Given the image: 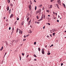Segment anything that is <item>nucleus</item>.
I'll list each match as a JSON object with an SVG mask.
<instances>
[{
	"label": "nucleus",
	"instance_id": "f257e3e1",
	"mask_svg": "<svg viewBox=\"0 0 66 66\" xmlns=\"http://www.w3.org/2000/svg\"><path fill=\"white\" fill-rule=\"evenodd\" d=\"M42 11V9H39L38 11H36V13L37 14L38 13H40V12Z\"/></svg>",
	"mask_w": 66,
	"mask_h": 66
},
{
	"label": "nucleus",
	"instance_id": "f03ea898",
	"mask_svg": "<svg viewBox=\"0 0 66 66\" xmlns=\"http://www.w3.org/2000/svg\"><path fill=\"white\" fill-rule=\"evenodd\" d=\"M42 53L43 54H45V51H44V49H42Z\"/></svg>",
	"mask_w": 66,
	"mask_h": 66
},
{
	"label": "nucleus",
	"instance_id": "7ed1b4c3",
	"mask_svg": "<svg viewBox=\"0 0 66 66\" xmlns=\"http://www.w3.org/2000/svg\"><path fill=\"white\" fill-rule=\"evenodd\" d=\"M14 28L13 27V28H12V32H11V34H13V33H14Z\"/></svg>",
	"mask_w": 66,
	"mask_h": 66
},
{
	"label": "nucleus",
	"instance_id": "20e7f679",
	"mask_svg": "<svg viewBox=\"0 0 66 66\" xmlns=\"http://www.w3.org/2000/svg\"><path fill=\"white\" fill-rule=\"evenodd\" d=\"M43 19V14L42 15L41 18L39 19L40 21H41V20H42Z\"/></svg>",
	"mask_w": 66,
	"mask_h": 66
},
{
	"label": "nucleus",
	"instance_id": "39448f33",
	"mask_svg": "<svg viewBox=\"0 0 66 66\" xmlns=\"http://www.w3.org/2000/svg\"><path fill=\"white\" fill-rule=\"evenodd\" d=\"M13 16H14V15L13 14H12L10 16V18H11L12 17H13Z\"/></svg>",
	"mask_w": 66,
	"mask_h": 66
},
{
	"label": "nucleus",
	"instance_id": "423d86ee",
	"mask_svg": "<svg viewBox=\"0 0 66 66\" xmlns=\"http://www.w3.org/2000/svg\"><path fill=\"white\" fill-rule=\"evenodd\" d=\"M3 49V46L0 49V51H2Z\"/></svg>",
	"mask_w": 66,
	"mask_h": 66
},
{
	"label": "nucleus",
	"instance_id": "0eeeda50",
	"mask_svg": "<svg viewBox=\"0 0 66 66\" xmlns=\"http://www.w3.org/2000/svg\"><path fill=\"white\" fill-rule=\"evenodd\" d=\"M7 11H9V6H7Z\"/></svg>",
	"mask_w": 66,
	"mask_h": 66
},
{
	"label": "nucleus",
	"instance_id": "6e6552de",
	"mask_svg": "<svg viewBox=\"0 0 66 66\" xmlns=\"http://www.w3.org/2000/svg\"><path fill=\"white\" fill-rule=\"evenodd\" d=\"M29 9H31V5H29Z\"/></svg>",
	"mask_w": 66,
	"mask_h": 66
},
{
	"label": "nucleus",
	"instance_id": "1a4fd4ad",
	"mask_svg": "<svg viewBox=\"0 0 66 66\" xmlns=\"http://www.w3.org/2000/svg\"><path fill=\"white\" fill-rule=\"evenodd\" d=\"M56 5L57 8L58 9H60V8H59V5H58V4H56Z\"/></svg>",
	"mask_w": 66,
	"mask_h": 66
},
{
	"label": "nucleus",
	"instance_id": "9d476101",
	"mask_svg": "<svg viewBox=\"0 0 66 66\" xmlns=\"http://www.w3.org/2000/svg\"><path fill=\"white\" fill-rule=\"evenodd\" d=\"M30 4L31 5L32 4V2L31 1H30Z\"/></svg>",
	"mask_w": 66,
	"mask_h": 66
},
{
	"label": "nucleus",
	"instance_id": "9b49d317",
	"mask_svg": "<svg viewBox=\"0 0 66 66\" xmlns=\"http://www.w3.org/2000/svg\"><path fill=\"white\" fill-rule=\"evenodd\" d=\"M61 1H60L59 2H58V3L59 4H60V5H61Z\"/></svg>",
	"mask_w": 66,
	"mask_h": 66
},
{
	"label": "nucleus",
	"instance_id": "f8f14e48",
	"mask_svg": "<svg viewBox=\"0 0 66 66\" xmlns=\"http://www.w3.org/2000/svg\"><path fill=\"white\" fill-rule=\"evenodd\" d=\"M63 4L64 8H66V6H65V4L63 3Z\"/></svg>",
	"mask_w": 66,
	"mask_h": 66
},
{
	"label": "nucleus",
	"instance_id": "ddd939ff",
	"mask_svg": "<svg viewBox=\"0 0 66 66\" xmlns=\"http://www.w3.org/2000/svg\"><path fill=\"white\" fill-rule=\"evenodd\" d=\"M55 33L54 32L53 33V36H55Z\"/></svg>",
	"mask_w": 66,
	"mask_h": 66
},
{
	"label": "nucleus",
	"instance_id": "4468645a",
	"mask_svg": "<svg viewBox=\"0 0 66 66\" xmlns=\"http://www.w3.org/2000/svg\"><path fill=\"white\" fill-rule=\"evenodd\" d=\"M7 1L8 2V3H10V0H7Z\"/></svg>",
	"mask_w": 66,
	"mask_h": 66
},
{
	"label": "nucleus",
	"instance_id": "2eb2a0df",
	"mask_svg": "<svg viewBox=\"0 0 66 66\" xmlns=\"http://www.w3.org/2000/svg\"><path fill=\"white\" fill-rule=\"evenodd\" d=\"M38 50L39 51H40V48L39 47L38 48Z\"/></svg>",
	"mask_w": 66,
	"mask_h": 66
},
{
	"label": "nucleus",
	"instance_id": "dca6fc26",
	"mask_svg": "<svg viewBox=\"0 0 66 66\" xmlns=\"http://www.w3.org/2000/svg\"><path fill=\"white\" fill-rule=\"evenodd\" d=\"M10 5L11 6H13V5L12 3L10 4Z\"/></svg>",
	"mask_w": 66,
	"mask_h": 66
},
{
	"label": "nucleus",
	"instance_id": "f3484780",
	"mask_svg": "<svg viewBox=\"0 0 66 66\" xmlns=\"http://www.w3.org/2000/svg\"><path fill=\"white\" fill-rule=\"evenodd\" d=\"M42 4H41L40 5H39V7H41L42 6Z\"/></svg>",
	"mask_w": 66,
	"mask_h": 66
},
{
	"label": "nucleus",
	"instance_id": "a211bd4d",
	"mask_svg": "<svg viewBox=\"0 0 66 66\" xmlns=\"http://www.w3.org/2000/svg\"><path fill=\"white\" fill-rule=\"evenodd\" d=\"M6 46H8V43H7V42H6Z\"/></svg>",
	"mask_w": 66,
	"mask_h": 66
},
{
	"label": "nucleus",
	"instance_id": "6ab92c4d",
	"mask_svg": "<svg viewBox=\"0 0 66 66\" xmlns=\"http://www.w3.org/2000/svg\"><path fill=\"white\" fill-rule=\"evenodd\" d=\"M34 57H37V56H36V55L34 54Z\"/></svg>",
	"mask_w": 66,
	"mask_h": 66
},
{
	"label": "nucleus",
	"instance_id": "aec40b11",
	"mask_svg": "<svg viewBox=\"0 0 66 66\" xmlns=\"http://www.w3.org/2000/svg\"><path fill=\"white\" fill-rule=\"evenodd\" d=\"M18 30H19L18 29V28L17 29V30H16V32L17 33V32H18Z\"/></svg>",
	"mask_w": 66,
	"mask_h": 66
},
{
	"label": "nucleus",
	"instance_id": "412c9836",
	"mask_svg": "<svg viewBox=\"0 0 66 66\" xmlns=\"http://www.w3.org/2000/svg\"><path fill=\"white\" fill-rule=\"evenodd\" d=\"M36 17L37 18V19H39V17L38 16V15H37V16H36Z\"/></svg>",
	"mask_w": 66,
	"mask_h": 66
},
{
	"label": "nucleus",
	"instance_id": "4be33fe9",
	"mask_svg": "<svg viewBox=\"0 0 66 66\" xmlns=\"http://www.w3.org/2000/svg\"><path fill=\"white\" fill-rule=\"evenodd\" d=\"M19 57H20V61H21V56H19Z\"/></svg>",
	"mask_w": 66,
	"mask_h": 66
},
{
	"label": "nucleus",
	"instance_id": "5701e85b",
	"mask_svg": "<svg viewBox=\"0 0 66 66\" xmlns=\"http://www.w3.org/2000/svg\"><path fill=\"white\" fill-rule=\"evenodd\" d=\"M43 18H44V19H45V15L44 14V15Z\"/></svg>",
	"mask_w": 66,
	"mask_h": 66
},
{
	"label": "nucleus",
	"instance_id": "b1692460",
	"mask_svg": "<svg viewBox=\"0 0 66 66\" xmlns=\"http://www.w3.org/2000/svg\"><path fill=\"white\" fill-rule=\"evenodd\" d=\"M31 20H29V22H29V24H30V22H31Z\"/></svg>",
	"mask_w": 66,
	"mask_h": 66
},
{
	"label": "nucleus",
	"instance_id": "393cba45",
	"mask_svg": "<svg viewBox=\"0 0 66 66\" xmlns=\"http://www.w3.org/2000/svg\"><path fill=\"white\" fill-rule=\"evenodd\" d=\"M47 55H50V53H47Z\"/></svg>",
	"mask_w": 66,
	"mask_h": 66
},
{
	"label": "nucleus",
	"instance_id": "a878e982",
	"mask_svg": "<svg viewBox=\"0 0 66 66\" xmlns=\"http://www.w3.org/2000/svg\"><path fill=\"white\" fill-rule=\"evenodd\" d=\"M37 9V7H36V6H35V10H36V9Z\"/></svg>",
	"mask_w": 66,
	"mask_h": 66
},
{
	"label": "nucleus",
	"instance_id": "bb28decb",
	"mask_svg": "<svg viewBox=\"0 0 66 66\" xmlns=\"http://www.w3.org/2000/svg\"><path fill=\"white\" fill-rule=\"evenodd\" d=\"M50 7L51 9V8H52V5H51L50 6Z\"/></svg>",
	"mask_w": 66,
	"mask_h": 66
},
{
	"label": "nucleus",
	"instance_id": "cd10ccee",
	"mask_svg": "<svg viewBox=\"0 0 66 66\" xmlns=\"http://www.w3.org/2000/svg\"><path fill=\"white\" fill-rule=\"evenodd\" d=\"M29 33H32V31H31V30H30L29 31Z\"/></svg>",
	"mask_w": 66,
	"mask_h": 66
},
{
	"label": "nucleus",
	"instance_id": "c85d7f7f",
	"mask_svg": "<svg viewBox=\"0 0 66 66\" xmlns=\"http://www.w3.org/2000/svg\"><path fill=\"white\" fill-rule=\"evenodd\" d=\"M36 42H35L34 43V45H36Z\"/></svg>",
	"mask_w": 66,
	"mask_h": 66
},
{
	"label": "nucleus",
	"instance_id": "c756f323",
	"mask_svg": "<svg viewBox=\"0 0 66 66\" xmlns=\"http://www.w3.org/2000/svg\"><path fill=\"white\" fill-rule=\"evenodd\" d=\"M46 12H48V13H49V11L48 10H47Z\"/></svg>",
	"mask_w": 66,
	"mask_h": 66
},
{
	"label": "nucleus",
	"instance_id": "7c9ffc66",
	"mask_svg": "<svg viewBox=\"0 0 66 66\" xmlns=\"http://www.w3.org/2000/svg\"><path fill=\"white\" fill-rule=\"evenodd\" d=\"M47 24H48L49 26H50V23H47Z\"/></svg>",
	"mask_w": 66,
	"mask_h": 66
},
{
	"label": "nucleus",
	"instance_id": "2f4dec72",
	"mask_svg": "<svg viewBox=\"0 0 66 66\" xmlns=\"http://www.w3.org/2000/svg\"><path fill=\"white\" fill-rule=\"evenodd\" d=\"M11 27H9V30H11Z\"/></svg>",
	"mask_w": 66,
	"mask_h": 66
},
{
	"label": "nucleus",
	"instance_id": "473e14b6",
	"mask_svg": "<svg viewBox=\"0 0 66 66\" xmlns=\"http://www.w3.org/2000/svg\"><path fill=\"white\" fill-rule=\"evenodd\" d=\"M63 63H61V66H63Z\"/></svg>",
	"mask_w": 66,
	"mask_h": 66
},
{
	"label": "nucleus",
	"instance_id": "72a5a7b5",
	"mask_svg": "<svg viewBox=\"0 0 66 66\" xmlns=\"http://www.w3.org/2000/svg\"><path fill=\"white\" fill-rule=\"evenodd\" d=\"M24 23H23V22H22V25H23Z\"/></svg>",
	"mask_w": 66,
	"mask_h": 66
},
{
	"label": "nucleus",
	"instance_id": "f704fd0d",
	"mask_svg": "<svg viewBox=\"0 0 66 66\" xmlns=\"http://www.w3.org/2000/svg\"><path fill=\"white\" fill-rule=\"evenodd\" d=\"M39 23H40L39 22H37V24L38 23V24H39Z\"/></svg>",
	"mask_w": 66,
	"mask_h": 66
},
{
	"label": "nucleus",
	"instance_id": "c9c22d12",
	"mask_svg": "<svg viewBox=\"0 0 66 66\" xmlns=\"http://www.w3.org/2000/svg\"><path fill=\"white\" fill-rule=\"evenodd\" d=\"M44 7H43V9H42V10H43H43H44Z\"/></svg>",
	"mask_w": 66,
	"mask_h": 66
},
{
	"label": "nucleus",
	"instance_id": "e433bc0d",
	"mask_svg": "<svg viewBox=\"0 0 66 66\" xmlns=\"http://www.w3.org/2000/svg\"><path fill=\"white\" fill-rule=\"evenodd\" d=\"M60 0H58L57 1V2H60Z\"/></svg>",
	"mask_w": 66,
	"mask_h": 66
},
{
	"label": "nucleus",
	"instance_id": "4c0bfd02",
	"mask_svg": "<svg viewBox=\"0 0 66 66\" xmlns=\"http://www.w3.org/2000/svg\"><path fill=\"white\" fill-rule=\"evenodd\" d=\"M6 54V53H5V54L4 55V56H5Z\"/></svg>",
	"mask_w": 66,
	"mask_h": 66
},
{
	"label": "nucleus",
	"instance_id": "58836bf2",
	"mask_svg": "<svg viewBox=\"0 0 66 66\" xmlns=\"http://www.w3.org/2000/svg\"><path fill=\"white\" fill-rule=\"evenodd\" d=\"M22 55H24V54L22 53Z\"/></svg>",
	"mask_w": 66,
	"mask_h": 66
},
{
	"label": "nucleus",
	"instance_id": "ea45409f",
	"mask_svg": "<svg viewBox=\"0 0 66 66\" xmlns=\"http://www.w3.org/2000/svg\"><path fill=\"white\" fill-rule=\"evenodd\" d=\"M29 35H30L28 34L26 36H27V37H28V36H29Z\"/></svg>",
	"mask_w": 66,
	"mask_h": 66
},
{
	"label": "nucleus",
	"instance_id": "a19ab883",
	"mask_svg": "<svg viewBox=\"0 0 66 66\" xmlns=\"http://www.w3.org/2000/svg\"><path fill=\"white\" fill-rule=\"evenodd\" d=\"M36 60H37L36 59H34V61H36Z\"/></svg>",
	"mask_w": 66,
	"mask_h": 66
},
{
	"label": "nucleus",
	"instance_id": "79ce46f5",
	"mask_svg": "<svg viewBox=\"0 0 66 66\" xmlns=\"http://www.w3.org/2000/svg\"><path fill=\"white\" fill-rule=\"evenodd\" d=\"M19 18H18L17 19V20H19Z\"/></svg>",
	"mask_w": 66,
	"mask_h": 66
},
{
	"label": "nucleus",
	"instance_id": "37998d69",
	"mask_svg": "<svg viewBox=\"0 0 66 66\" xmlns=\"http://www.w3.org/2000/svg\"><path fill=\"white\" fill-rule=\"evenodd\" d=\"M29 18H28L27 19V20H29Z\"/></svg>",
	"mask_w": 66,
	"mask_h": 66
},
{
	"label": "nucleus",
	"instance_id": "c03bdc74",
	"mask_svg": "<svg viewBox=\"0 0 66 66\" xmlns=\"http://www.w3.org/2000/svg\"><path fill=\"white\" fill-rule=\"evenodd\" d=\"M29 55H27L26 56V57H28V56H29Z\"/></svg>",
	"mask_w": 66,
	"mask_h": 66
},
{
	"label": "nucleus",
	"instance_id": "a18cd8bd",
	"mask_svg": "<svg viewBox=\"0 0 66 66\" xmlns=\"http://www.w3.org/2000/svg\"><path fill=\"white\" fill-rule=\"evenodd\" d=\"M19 33L20 34V33H21V30H20Z\"/></svg>",
	"mask_w": 66,
	"mask_h": 66
},
{
	"label": "nucleus",
	"instance_id": "49530a36",
	"mask_svg": "<svg viewBox=\"0 0 66 66\" xmlns=\"http://www.w3.org/2000/svg\"><path fill=\"white\" fill-rule=\"evenodd\" d=\"M26 40V39H24L23 40V41H25V40Z\"/></svg>",
	"mask_w": 66,
	"mask_h": 66
},
{
	"label": "nucleus",
	"instance_id": "de8ad7c7",
	"mask_svg": "<svg viewBox=\"0 0 66 66\" xmlns=\"http://www.w3.org/2000/svg\"><path fill=\"white\" fill-rule=\"evenodd\" d=\"M57 22H59V20H57Z\"/></svg>",
	"mask_w": 66,
	"mask_h": 66
},
{
	"label": "nucleus",
	"instance_id": "09e8293b",
	"mask_svg": "<svg viewBox=\"0 0 66 66\" xmlns=\"http://www.w3.org/2000/svg\"><path fill=\"white\" fill-rule=\"evenodd\" d=\"M54 0H51V2H52Z\"/></svg>",
	"mask_w": 66,
	"mask_h": 66
},
{
	"label": "nucleus",
	"instance_id": "8fccbe9b",
	"mask_svg": "<svg viewBox=\"0 0 66 66\" xmlns=\"http://www.w3.org/2000/svg\"><path fill=\"white\" fill-rule=\"evenodd\" d=\"M34 2H36V1H35V0H34Z\"/></svg>",
	"mask_w": 66,
	"mask_h": 66
},
{
	"label": "nucleus",
	"instance_id": "3c124183",
	"mask_svg": "<svg viewBox=\"0 0 66 66\" xmlns=\"http://www.w3.org/2000/svg\"><path fill=\"white\" fill-rule=\"evenodd\" d=\"M55 18H56V17H54L53 18V19H55Z\"/></svg>",
	"mask_w": 66,
	"mask_h": 66
},
{
	"label": "nucleus",
	"instance_id": "603ef678",
	"mask_svg": "<svg viewBox=\"0 0 66 66\" xmlns=\"http://www.w3.org/2000/svg\"><path fill=\"white\" fill-rule=\"evenodd\" d=\"M43 29H45V26H44L43 28Z\"/></svg>",
	"mask_w": 66,
	"mask_h": 66
},
{
	"label": "nucleus",
	"instance_id": "864d4df0",
	"mask_svg": "<svg viewBox=\"0 0 66 66\" xmlns=\"http://www.w3.org/2000/svg\"><path fill=\"white\" fill-rule=\"evenodd\" d=\"M48 17H50V15H48Z\"/></svg>",
	"mask_w": 66,
	"mask_h": 66
},
{
	"label": "nucleus",
	"instance_id": "5fc2aeb1",
	"mask_svg": "<svg viewBox=\"0 0 66 66\" xmlns=\"http://www.w3.org/2000/svg\"><path fill=\"white\" fill-rule=\"evenodd\" d=\"M30 27H31V28H32V25H31V26H30Z\"/></svg>",
	"mask_w": 66,
	"mask_h": 66
},
{
	"label": "nucleus",
	"instance_id": "6e6d98bb",
	"mask_svg": "<svg viewBox=\"0 0 66 66\" xmlns=\"http://www.w3.org/2000/svg\"><path fill=\"white\" fill-rule=\"evenodd\" d=\"M47 38H48V37H49V36L47 35Z\"/></svg>",
	"mask_w": 66,
	"mask_h": 66
},
{
	"label": "nucleus",
	"instance_id": "4d7b16f0",
	"mask_svg": "<svg viewBox=\"0 0 66 66\" xmlns=\"http://www.w3.org/2000/svg\"><path fill=\"white\" fill-rule=\"evenodd\" d=\"M7 21H8V20L7 19H6V21H7Z\"/></svg>",
	"mask_w": 66,
	"mask_h": 66
},
{
	"label": "nucleus",
	"instance_id": "13d9d810",
	"mask_svg": "<svg viewBox=\"0 0 66 66\" xmlns=\"http://www.w3.org/2000/svg\"><path fill=\"white\" fill-rule=\"evenodd\" d=\"M21 34H22V31H21Z\"/></svg>",
	"mask_w": 66,
	"mask_h": 66
},
{
	"label": "nucleus",
	"instance_id": "bf43d9fd",
	"mask_svg": "<svg viewBox=\"0 0 66 66\" xmlns=\"http://www.w3.org/2000/svg\"><path fill=\"white\" fill-rule=\"evenodd\" d=\"M58 18H60V16H59V15H58Z\"/></svg>",
	"mask_w": 66,
	"mask_h": 66
},
{
	"label": "nucleus",
	"instance_id": "052dcab7",
	"mask_svg": "<svg viewBox=\"0 0 66 66\" xmlns=\"http://www.w3.org/2000/svg\"><path fill=\"white\" fill-rule=\"evenodd\" d=\"M26 36H24V38H26Z\"/></svg>",
	"mask_w": 66,
	"mask_h": 66
},
{
	"label": "nucleus",
	"instance_id": "680f3d73",
	"mask_svg": "<svg viewBox=\"0 0 66 66\" xmlns=\"http://www.w3.org/2000/svg\"><path fill=\"white\" fill-rule=\"evenodd\" d=\"M4 19H5V17H4L3 18Z\"/></svg>",
	"mask_w": 66,
	"mask_h": 66
},
{
	"label": "nucleus",
	"instance_id": "e2e57ef3",
	"mask_svg": "<svg viewBox=\"0 0 66 66\" xmlns=\"http://www.w3.org/2000/svg\"><path fill=\"white\" fill-rule=\"evenodd\" d=\"M53 13L54 15L55 14V12H53Z\"/></svg>",
	"mask_w": 66,
	"mask_h": 66
},
{
	"label": "nucleus",
	"instance_id": "0e129e2a",
	"mask_svg": "<svg viewBox=\"0 0 66 66\" xmlns=\"http://www.w3.org/2000/svg\"><path fill=\"white\" fill-rule=\"evenodd\" d=\"M51 46H52H52H53V45L52 44V45H51Z\"/></svg>",
	"mask_w": 66,
	"mask_h": 66
},
{
	"label": "nucleus",
	"instance_id": "69168bd1",
	"mask_svg": "<svg viewBox=\"0 0 66 66\" xmlns=\"http://www.w3.org/2000/svg\"><path fill=\"white\" fill-rule=\"evenodd\" d=\"M55 14H56V15H57V13H55Z\"/></svg>",
	"mask_w": 66,
	"mask_h": 66
},
{
	"label": "nucleus",
	"instance_id": "338daca9",
	"mask_svg": "<svg viewBox=\"0 0 66 66\" xmlns=\"http://www.w3.org/2000/svg\"><path fill=\"white\" fill-rule=\"evenodd\" d=\"M11 9H10L9 10V12H11Z\"/></svg>",
	"mask_w": 66,
	"mask_h": 66
},
{
	"label": "nucleus",
	"instance_id": "774afa93",
	"mask_svg": "<svg viewBox=\"0 0 66 66\" xmlns=\"http://www.w3.org/2000/svg\"><path fill=\"white\" fill-rule=\"evenodd\" d=\"M14 23L15 24H16V22H15Z\"/></svg>",
	"mask_w": 66,
	"mask_h": 66
}]
</instances>
